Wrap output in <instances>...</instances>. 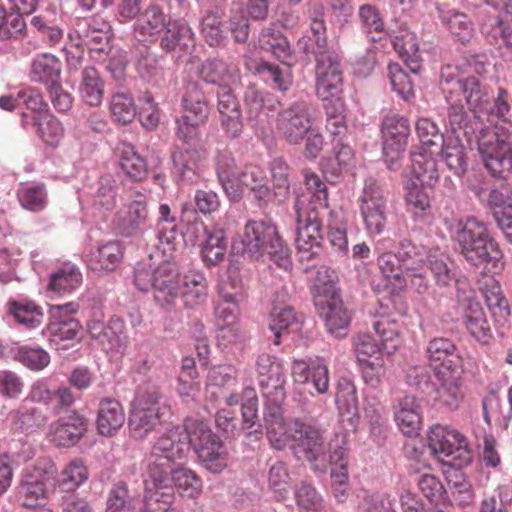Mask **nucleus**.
<instances>
[{
	"label": "nucleus",
	"instance_id": "obj_50",
	"mask_svg": "<svg viewBox=\"0 0 512 512\" xmlns=\"http://www.w3.org/2000/svg\"><path fill=\"white\" fill-rule=\"evenodd\" d=\"M358 19L363 33L372 42L381 40L382 37H375L373 34L386 33L384 17L379 8L370 3L363 4L358 9Z\"/></svg>",
	"mask_w": 512,
	"mask_h": 512
},
{
	"label": "nucleus",
	"instance_id": "obj_3",
	"mask_svg": "<svg viewBox=\"0 0 512 512\" xmlns=\"http://www.w3.org/2000/svg\"><path fill=\"white\" fill-rule=\"evenodd\" d=\"M459 253L484 275H494L504 268V255L486 223L468 217L455 235Z\"/></svg>",
	"mask_w": 512,
	"mask_h": 512
},
{
	"label": "nucleus",
	"instance_id": "obj_33",
	"mask_svg": "<svg viewBox=\"0 0 512 512\" xmlns=\"http://www.w3.org/2000/svg\"><path fill=\"white\" fill-rule=\"evenodd\" d=\"M61 61L52 54L36 55L30 65L29 79L36 84L49 88L61 81Z\"/></svg>",
	"mask_w": 512,
	"mask_h": 512
},
{
	"label": "nucleus",
	"instance_id": "obj_10",
	"mask_svg": "<svg viewBox=\"0 0 512 512\" xmlns=\"http://www.w3.org/2000/svg\"><path fill=\"white\" fill-rule=\"evenodd\" d=\"M360 212L369 234L383 233L387 224V195L379 181L372 177L365 179Z\"/></svg>",
	"mask_w": 512,
	"mask_h": 512
},
{
	"label": "nucleus",
	"instance_id": "obj_64",
	"mask_svg": "<svg viewBox=\"0 0 512 512\" xmlns=\"http://www.w3.org/2000/svg\"><path fill=\"white\" fill-rule=\"evenodd\" d=\"M21 206L27 210L38 212L47 205V190L44 183L22 186L17 192Z\"/></svg>",
	"mask_w": 512,
	"mask_h": 512
},
{
	"label": "nucleus",
	"instance_id": "obj_2",
	"mask_svg": "<svg viewBox=\"0 0 512 512\" xmlns=\"http://www.w3.org/2000/svg\"><path fill=\"white\" fill-rule=\"evenodd\" d=\"M305 184L312 191L310 198H297L294 208L296 212V246L299 252L309 253L310 260L316 254L311 252L319 248L324 235V218L328 214L327 187L320 177L312 172H304Z\"/></svg>",
	"mask_w": 512,
	"mask_h": 512
},
{
	"label": "nucleus",
	"instance_id": "obj_38",
	"mask_svg": "<svg viewBox=\"0 0 512 512\" xmlns=\"http://www.w3.org/2000/svg\"><path fill=\"white\" fill-rule=\"evenodd\" d=\"M174 500L171 484L152 485L145 482V496L138 512H168Z\"/></svg>",
	"mask_w": 512,
	"mask_h": 512
},
{
	"label": "nucleus",
	"instance_id": "obj_22",
	"mask_svg": "<svg viewBox=\"0 0 512 512\" xmlns=\"http://www.w3.org/2000/svg\"><path fill=\"white\" fill-rule=\"evenodd\" d=\"M329 333L336 337L346 335L351 316L341 299L340 293L314 302Z\"/></svg>",
	"mask_w": 512,
	"mask_h": 512
},
{
	"label": "nucleus",
	"instance_id": "obj_58",
	"mask_svg": "<svg viewBox=\"0 0 512 512\" xmlns=\"http://www.w3.org/2000/svg\"><path fill=\"white\" fill-rule=\"evenodd\" d=\"M314 302L336 295L339 292L337 287V275L330 267L322 265L317 268L313 285L311 288Z\"/></svg>",
	"mask_w": 512,
	"mask_h": 512
},
{
	"label": "nucleus",
	"instance_id": "obj_17",
	"mask_svg": "<svg viewBox=\"0 0 512 512\" xmlns=\"http://www.w3.org/2000/svg\"><path fill=\"white\" fill-rule=\"evenodd\" d=\"M237 184L248 191V196L258 208H266L275 200V193L268 185L265 171L258 165L247 164L237 176Z\"/></svg>",
	"mask_w": 512,
	"mask_h": 512
},
{
	"label": "nucleus",
	"instance_id": "obj_26",
	"mask_svg": "<svg viewBox=\"0 0 512 512\" xmlns=\"http://www.w3.org/2000/svg\"><path fill=\"white\" fill-rule=\"evenodd\" d=\"M160 39V47L167 53L187 54L195 47V34L182 20H169Z\"/></svg>",
	"mask_w": 512,
	"mask_h": 512
},
{
	"label": "nucleus",
	"instance_id": "obj_16",
	"mask_svg": "<svg viewBox=\"0 0 512 512\" xmlns=\"http://www.w3.org/2000/svg\"><path fill=\"white\" fill-rule=\"evenodd\" d=\"M428 367L434 375L456 372L462 363V357L454 341L447 337L430 339L424 351Z\"/></svg>",
	"mask_w": 512,
	"mask_h": 512
},
{
	"label": "nucleus",
	"instance_id": "obj_29",
	"mask_svg": "<svg viewBox=\"0 0 512 512\" xmlns=\"http://www.w3.org/2000/svg\"><path fill=\"white\" fill-rule=\"evenodd\" d=\"M456 372H447L443 375H434L437 384L433 385L435 396L433 399H426L433 406L447 407L450 410L457 409L463 399L461 390V378L455 375Z\"/></svg>",
	"mask_w": 512,
	"mask_h": 512
},
{
	"label": "nucleus",
	"instance_id": "obj_9",
	"mask_svg": "<svg viewBox=\"0 0 512 512\" xmlns=\"http://www.w3.org/2000/svg\"><path fill=\"white\" fill-rule=\"evenodd\" d=\"M298 459H306L315 471L326 472L331 465L334 495L339 501L346 497L345 485L348 482V459L344 450H296Z\"/></svg>",
	"mask_w": 512,
	"mask_h": 512
},
{
	"label": "nucleus",
	"instance_id": "obj_56",
	"mask_svg": "<svg viewBox=\"0 0 512 512\" xmlns=\"http://www.w3.org/2000/svg\"><path fill=\"white\" fill-rule=\"evenodd\" d=\"M201 34L210 47H222L227 42L222 16L218 12L209 11L201 21Z\"/></svg>",
	"mask_w": 512,
	"mask_h": 512
},
{
	"label": "nucleus",
	"instance_id": "obj_47",
	"mask_svg": "<svg viewBox=\"0 0 512 512\" xmlns=\"http://www.w3.org/2000/svg\"><path fill=\"white\" fill-rule=\"evenodd\" d=\"M441 147V156L447 167L458 177L467 172L468 162L465 147L460 143L459 135L447 137Z\"/></svg>",
	"mask_w": 512,
	"mask_h": 512
},
{
	"label": "nucleus",
	"instance_id": "obj_20",
	"mask_svg": "<svg viewBox=\"0 0 512 512\" xmlns=\"http://www.w3.org/2000/svg\"><path fill=\"white\" fill-rule=\"evenodd\" d=\"M217 110L221 126L230 139L238 138L243 132V117L240 102L228 85L217 90Z\"/></svg>",
	"mask_w": 512,
	"mask_h": 512
},
{
	"label": "nucleus",
	"instance_id": "obj_28",
	"mask_svg": "<svg viewBox=\"0 0 512 512\" xmlns=\"http://www.w3.org/2000/svg\"><path fill=\"white\" fill-rule=\"evenodd\" d=\"M217 179L228 199L238 202L242 199L240 186L237 184V164L232 152L219 150L214 159Z\"/></svg>",
	"mask_w": 512,
	"mask_h": 512
},
{
	"label": "nucleus",
	"instance_id": "obj_12",
	"mask_svg": "<svg viewBox=\"0 0 512 512\" xmlns=\"http://www.w3.org/2000/svg\"><path fill=\"white\" fill-rule=\"evenodd\" d=\"M307 100L291 103L278 113L276 128L280 136L289 144H300L312 127L311 107Z\"/></svg>",
	"mask_w": 512,
	"mask_h": 512
},
{
	"label": "nucleus",
	"instance_id": "obj_49",
	"mask_svg": "<svg viewBox=\"0 0 512 512\" xmlns=\"http://www.w3.org/2000/svg\"><path fill=\"white\" fill-rule=\"evenodd\" d=\"M141 499L131 494L124 482L116 483L109 493L106 512H135L141 508Z\"/></svg>",
	"mask_w": 512,
	"mask_h": 512
},
{
	"label": "nucleus",
	"instance_id": "obj_35",
	"mask_svg": "<svg viewBox=\"0 0 512 512\" xmlns=\"http://www.w3.org/2000/svg\"><path fill=\"white\" fill-rule=\"evenodd\" d=\"M125 422L121 403L114 398H104L99 402L96 425L103 436H113Z\"/></svg>",
	"mask_w": 512,
	"mask_h": 512
},
{
	"label": "nucleus",
	"instance_id": "obj_5",
	"mask_svg": "<svg viewBox=\"0 0 512 512\" xmlns=\"http://www.w3.org/2000/svg\"><path fill=\"white\" fill-rule=\"evenodd\" d=\"M172 415L169 399L162 388L151 381L142 383L137 388L128 419L131 437L144 439L157 424L169 421Z\"/></svg>",
	"mask_w": 512,
	"mask_h": 512
},
{
	"label": "nucleus",
	"instance_id": "obj_40",
	"mask_svg": "<svg viewBox=\"0 0 512 512\" xmlns=\"http://www.w3.org/2000/svg\"><path fill=\"white\" fill-rule=\"evenodd\" d=\"M428 448H469L467 437L451 425L435 424L427 433Z\"/></svg>",
	"mask_w": 512,
	"mask_h": 512
},
{
	"label": "nucleus",
	"instance_id": "obj_54",
	"mask_svg": "<svg viewBox=\"0 0 512 512\" xmlns=\"http://www.w3.org/2000/svg\"><path fill=\"white\" fill-rule=\"evenodd\" d=\"M166 16L163 10L157 5L147 7L141 19L134 25V31L143 37L156 36L167 26Z\"/></svg>",
	"mask_w": 512,
	"mask_h": 512
},
{
	"label": "nucleus",
	"instance_id": "obj_55",
	"mask_svg": "<svg viewBox=\"0 0 512 512\" xmlns=\"http://www.w3.org/2000/svg\"><path fill=\"white\" fill-rule=\"evenodd\" d=\"M152 458L148 465L149 479L145 482L152 485L171 484L173 474L178 469L175 468L173 457L169 454H160Z\"/></svg>",
	"mask_w": 512,
	"mask_h": 512
},
{
	"label": "nucleus",
	"instance_id": "obj_41",
	"mask_svg": "<svg viewBox=\"0 0 512 512\" xmlns=\"http://www.w3.org/2000/svg\"><path fill=\"white\" fill-rule=\"evenodd\" d=\"M78 92L82 101L91 107H97L102 103L104 81L93 66L82 69Z\"/></svg>",
	"mask_w": 512,
	"mask_h": 512
},
{
	"label": "nucleus",
	"instance_id": "obj_44",
	"mask_svg": "<svg viewBox=\"0 0 512 512\" xmlns=\"http://www.w3.org/2000/svg\"><path fill=\"white\" fill-rule=\"evenodd\" d=\"M48 485L38 476H24L18 488L21 505L27 508L44 505L48 497Z\"/></svg>",
	"mask_w": 512,
	"mask_h": 512
},
{
	"label": "nucleus",
	"instance_id": "obj_34",
	"mask_svg": "<svg viewBox=\"0 0 512 512\" xmlns=\"http://www.w3.org/2000/svg\"><path fill=\"white\" fill-rule=\"evenodd\" d=\"M410 159L413 180L428 187H435L439 173L434 153L424 147H414L410 152Z\"/></svg>",
	"mask_w": 512,
	"mask_h": 512
},
{
	"label": "nucleus",
	"instance_id": "obj_4",
	"mask_svg": "<svg viewBox=\"0 0 512 512\" xmlns=\"http://www.w3.org/2000/svg\"><path fill=\"white\" fill-rule=\"evenodd\" d=\"M236 418L230 409H220L215 415V423L221 431L214 433L208 423L187 417L182 425L168 429L162 438V448H222L225 441L235 436Z\"/></svg>",
	"mask_w": 512,
	"mask_h": 512
},
{
	"label": "nucleus",
	"instance_id": "obj_1",
	"mask_svg": "<svg viewBox=\"0 0 512 512\" xmlns=\"http://www.w3.org/2000/svg\"><path fill=\"white\" fill-rule=\"evenodd\" d=\"M488 65L486 55L477 54L469 57L465 55L459 64L443 66L440 71V84L445 100H450L452 96H462L471 112L486 111L492 100L493 90L472 73L482 75L486 73Z\"/></svg>",
	"mask_w": 512,
	"mask_h": 512
},
{
	"label": "nucleus",
	"instance_id": "obj_42",
	"mask_svg": "<svg viewBox=\"0 0 512 512\" xmlns=\"http://www.w3.org/2000/svg\"><path fill=\"white\" fill-rule=\"evenodd\" d=\"M119 166L123 174L132 182H142L148 176V166L131 144L124 143L120 149Z\"/></svg>",
	"mask_w": 512,
	"mask_h": 512
},
{
	"label": "nucleus",
	"instance_id": "obj_31",
	"mask_svg": "<svg viewBox=\"0 0 512 512\" xmlns=\"http://www.w3.org/2000/svg\"><path fill=\"white\" fill-rule=\"evenodd\" d=\"M239 68L220 57L207 58L199 68V77L207 84L222 88L238 80Z\"/></svg>",
	"mask_w": 512,
	"mask_h": 512
},
{
	"label": "nucleus",
	"instance_id": "obj_25",
	"mask_svg": "<svg viewBox=\"0 0 512 512\" xmlns=\"http://www.w3.org/2000/svg\"><path fill=\"white\" fill-rule=\"evenodd\" d=\"M265 398L263 419L266 426L267 437L272 446L279 441L281 434L286 430L287 419H284L283 403L286 391L263 393Z\"/></svg>",
	"mask_w": 512,
	"mask_h": 512
},
{
	"label": "nucleus",
	"instance_id": "obj_45",
	"mask_svg": "<svg viewBox=\"0 0 512 512\" xmlns=\"http://www.w3.org/2000/svg\"><path fill=\"white\" fill-rule=\"evenodd\" d=\"M464 324L472 337L487 344L492 338V331L481 305L470 302L464 312Z\"/></svg>",
	"mask_w": 512,
	"mask_h": 512
},
{
	"label": "nucleus",
	"instance_id": "obj_27",
	"mask_svg": "<svg viewBox=\"0 0 512 512\" xmlns=\"http://www.w3.org/2000/svg\"><path fill=\"white\" fill-rule=\"evenodd\" d=\"M256 371L263 393L286 391V376L281 361L274 355L262 353L256 360Z\"/></svg>",
	"mask_w": 512,
	"mask_h": 512
},
{
	"label": "nucleus",
	"instance_id": "obj_43",
	"mask_svg": "<svg viewBox=\"0 0 512 512\" xmlns=\"http://www.w3.org/2000/svg\"><path fill=\"white\" fill-rule=\"evenodd\" d=\"M186 308H195L207 299V280L198 272H190L183 276L180 294Z\"/></svg>",
	"mask_w": 512,
	"mask_h": 512
},
{
	"label": "nucleus",
	"instance_id": "obj_24",
	"mask_svg": "<svg viewBox=\"0 0 512 512\" xmlns=\"http://www.w3.org/2000/svg\"><path fill=\"white\" fill-rule=\"evenodd\" d=\"M181 283L182 278L175 264L164 261L158 265L156 282L152 289L156 302L161 306L173 304L180 294Z\"/></svg>",
	"mask_w": 512,
	"mask_h": 512
},
{
	"label": "nucleus",
	"instance_id": "obj_11",
	"mask_svg": "<svg viewBox=\"0 0 512 512\" xmlns=\"http://www.w3.org/2000/svg\"><path fill=\"white\" fill-rule=\"evenodd\" d=\"M77 311L78 305L73 302L50 306L46 329L52 344L59 346L63 343L62 347L67 348L74 342L80 341L82 325L73 317Z\"/></svg>",
	"mask_w": 512,
	"mask_h": 512
},
{
	"label": "nucleus",
	"instance_id": "obj_36",
	"mask_svg": "<svg viewBox=\"0 0 512 512\" xmlns=\"http://www.w3.org/2000/svg\"><path fill=\"white\" fill-rule=\"evenodd\" d=\"M404 189V199L408 212L412 213L415 218H425L431 214L434 187H428L411 180Z\"/></svg>",
	"mask_w": 512,
	"mask_h": 512
},
{
	"label": "nucleus",
	"instance_id": "obj_30",
	"mask_svg": "<svg viewBox=\"0 0 512 512\" xmlns=\"http://www.w3.org/2000/svg\"><path fill=\"white\" fill-rule=\"evenodd\" d=\"M124 246L118 240L92 247L86 254L87 266L94 271L111 272L122 262Z\"/></svg>",
	"mask_w": 512,
	"mask_h": 512
},
{
	"label": "nucleus",
	"instance_id": "obj_23",
	"mask_svg": "<svg viewBox=\"0 0 512 512\" xmlns=\"http://www.w3.org/2000/svg\"><path fill=\"white\" fill-rule=\"evenodd\" d=\"M246 119L251 126H257L264 121L266 112L275 111L279 101L273 94L264 91L256 84H249L243 94Z\"/></svg>",
	"mask_w": 512,
	"mask_h": 512
},
{
	"label": "nucleus",
	"instance_id": "obj_61",
	"mask_svg": "<svg viewBox=\"0 0 512 512\" xmlns=\"http://www.w3.org/2000/svg\"><path fill=\"white\" fill-rule=\"evenodd\" d=\"M377 264L382 274L391 281L393 290L402 291L406 288V279L402 277L404 274L403 267L398 258L397 253L384 252L377 258Z\"/></svg>",
	"mask_w": 512,
	"mask_h": 512
},
{
	"label": "nucleus",
	"instance_id": "obj_53",
	"mask_svg": "<svg viewBox=\"0 0 512 512\" xmlns=\"http://www.w3.org/2000/svg\"><path fill=\"white\" fill-rule=\"evenodd\" d=\"M259 43L263 49L270 51L281 61H286L291 56V47L286 36L272 26L262 29Z\"/></svg>",
	"mask_w": 512,
	"mask_h": 512
},
{
	"label": "nucleus",
	"instance_id": "obj_57",
	"mask_svg": "<svg viewBox=\"0 0 512 512\" xmlns=\"http://www.w3.org/2000/svg\"><path fill=\"white\" fill-rule=\"evenodd\" d=\"M11 415L14 428L25 433L35 431L47 422V417L41 409L25 404L12 412Z\"/></svg>",
	"mask_w": 512,
	"mask_h": 512
},
{
	"label": "nucleus",
	"instance_id": "obj_39",
	"mask_svg": "<svg viewBox=\"0 0 512 512\" xmlns=\"http://www.w3.org/2000/svg\"><path fill=\"white\" fill-rule=\"evenodd\" d=\"M117 184L109 175H102L98 181L90 187L87 201L98 210L111 211L116 206Z\"/></svg>",
	"mask_w": 512,
	"mask_h": 512
},
{
	"label": "nucleus",
	"instance_id": "obj_32",
	"mask_svg": "<svg viewBox=\"0 0 512 512\" xmlns=\"http://www.w3.org/2000/svg\"><path fill=\"white\" fill-rule=\"evenodd\" d=\"M183 117L194 124H205L209 115V101L196 81H190L185 86L182 97Z\"/></svg>",
	"mask_w": 512,
	"mask_h": 512
},
{
	"label": "nucleus",
	"instance_id": "obj_52",
	"mask_svg": "<svg viewBox=\"0 0 512 512\" xmlns=\"http://www.w3.org/2000/svg\"><path fill=\"white\" fill-rule=\"evenodd\" d=\"M81 281L82 275L78 268L65 265L51 274L47 288L58 295H64L78 288Z\"/></svg>",
	"mask_w": 512,
	"mask_h": 512
},
{
	"label": "nucleus",
	"instance_id": "obj_51",
	"mask_svg": "<svg viewBox=\"0 0 512 512\" xmlns=\"http://www.w3.org/2000/svg\"><path fill=\"white\" fill-rule=\"evenodd\" d=\"M27 34V24L21 12L7 10L0 4V40H20Z\"/></svg>",
	"mask_w": 512,
	"mask_h": 512
},
{
	"label": "nucleus",
	"instance_id": "obj_48",
	"mask_svg": "<svg viewBox=\"0 0 512 512\" xmlns=\"http://www.w3.org/2000/svg\"><path fill=\"white\" fill-rule=\"evenodd\" d=\"M201 257L207 266H216L224 261L227 243L225 232L219 228L211 229L209 235L201 243Z\"/></svg>",
	"mask_w": 512,
	"mask_h": 512
},
{
	"label": "nucleus",
	"instance_id": "obj_60",
	"mask_svg": "<svg viewBox=\"0 0 512 512\" xmlns=\"http://www.w3.org/2000/svg\"><path fill=\"white\" fill-rule=\"evenodd\" d=\"M334 158L322 164L325 173H331L338 177L343 171L348 170L354 161L352 148L344 143V139L333 141Z\"/></svg>",
	"mask_w": 512,
	"mask_h": 512
},
{
	"label": "nucleus",
	"instance_id": "obj_63",
	"mask_svg": "<svg viewBox=\"0 0 512 512\" xmlns=\"http://www.w3.org/2000/svg\"><path fill=\"white\" fill-rule=\"evenodd\" d=\"M440 18L442 24L456 36L461 43L469 40L472 33V23L468 16L455 10H440Z\"/></svg>",
	"mask_w": 512,
	"mask_h": 512
},
{
	"label": "nucleus",
	"instance_id": "obj_13",
	"mask_svg": "<svg viewBox=\"0 0 512 512\" xmlns=\"http://www.w3.org/2000/svg\"><path fill=\"white\" fill-rule=\"evenodd\" d=\"M325 443V430L315 420L288 418L286 430L273 448H320Z\"/></svg>",
	"mask_w": 512,
	"mask_h": 512
},
{
	"label": "nucleus",
	"instance_id": "obj_6",
	"mask_svg": "<svg viewBox=\"0 0 512 512\" xmlns=\"http://www.w3.org/2000/svg\"><path fill=\"white\" fill-rule=\"evenodd\" d=\"M242 253L252 258L267 254L276 266L287 270L291 266L290 250L272 221L249 220L241 239Z\"/></svg>",
	"mask_w": 512,
	"mask_h": 512
},
{
	"label": "nucleus",
	"instance_id": "obj_14",
	"mask_svg": "<svg viewBox=\"0 0 512 512\" xmlns=\"http://www.w3.org/2000/svg\"><path fill=\"white\" fill-rule=\"evenodd\" d=\"M432 454L436 457L445 456L451 458L443 460L444 465L453 469V472H446L449 489L451 490L454 502L461 506L466 507L473 503L474 491L471 483L459 473V470L467 466L472 460V450H463V455L456 456V452L460 450H431Z\"/></svg>",
	"mask_w": 512,
	"mask_h": 512
},
{
	"label": "nucleus",
	"instance_id": "obj_59",
	"mask_svg": "<svg viewBox=\"0 0 512 512\" xmlns=\"http://www.w3.org/2000/svg\"><path fill=\"white\" fill-rule=\"evenodd\" d=\"M109 108L113 121L119 125L130 124L136 116L134 99L126 92H115L111 96Z\"/></svg>",
	"mask_w": 512,
	"mask_h": 512
},
{
	"label": "nucleus",
	"instance_id": "obj_15",
	"mask_svg": "<svg viewBox=\"0 0 512 512\" xmlns=\"http://www.w3.org/2000/svg\"><path fill=\"white\" fill-rule=\"evenodd\" d=\"M89 433V420L77 410L53 422L49 428V440L62 448L76 446Z\"/></svg>",
	"mask_w": 512,
	"mask_h": 512
},
{
	"label": "nucleus",
	"instance_id": "obj_18",
	"mask_svg": "<svg viewBox=\"0 0 512 512\" xmlns=\"http://www.w3.org/2000/svg\"><path fill=\"white\" fill-rule=\"evenodd\" d=\"M288 296L285 287L276 291L270 312L268 330L273 334L272 342L276 346L282 343L281 337L284 332L298 329L302 323V315L298 314L292 306L285 305Z\"/></svg>",
	"mask_w": 512,
	"mask_h": 512
},
{
	"label": "nucleus",
	"instance_id": "obj_19",
	"mask_svg": "<svg viewBox=\"0 0 512 512\" xmlns=\"http://www.w3.org/2000/svg\"><path fill=\"white\" fill-rule=\"evenodd\" d=\"M170 158L173 177L179 182L193 184L200 178L199 164L207 158V150L204 147H173Z\"/></svg>",
	"mask_w": 512,
	"mask_h": 512
},
{
	"label": "nucleus",
	"instance_id": "obj_8",
	"mask_svg": "<svg viewBox=\"0 0 512 512\" xmlns=\"http://www.w3.org/2000/svg\"><path fill=\"white\" fill-rule=\"evenodd\" d=\"M380 132L387 167L389 170L397 171L411 133L409 120L398 113H389L382 119Z\"/></svg>",
	"mask_w": 512,
	"mask_h": 512
},
{
	"label": "nucleus",
	"instance_id": "obj_21",
	"mask_svg": "<svg viewBox=\"0 0 512 512\" xmlns=\"http://www.w3.org/2000/svg\"><path fill=\"white\" fill-rule=\"evenodd\" d=\"M149 212L145 197L138 194V199L131 201L123 209L119 210L113 219L114 228L125 237H131L146 225Z\"/></svg>",
	"mask_w": 512,
	"mask_h": 512
},
{
	"label": "nucleus",
	"instance_id": "obj_37",
	"mask_svg": "<svg viewBox=\"0 0 512 512\" xmlns=\"http://www.w3.org/2000/svg\"><path fill=\"white\" fill-rule=\"evenodd\" d=\"M336 406L343 420L351 425L359 419V401L356 386L349 378L342 377L337 383Z\"/></svg>",
	"mask_w": 512,
	"mask_h": 512
},
{
	"label": "nucleus",
	"instance_id": "obj_46",
	"mask_svg": "<svg viewBox=\"0 0 512 512\" xmlns=\"http://www.w3.org/2000/svg\"><path fill=\"white\" fill-rule=\"evenodd\" d=\"M7 313L27 329H34L43 322L44 314L40 306L33 301L9 300Z\"/></svg>",
	"mask_w": 512,
	"mask_h": 512
},
{
	"label": "nucleus",
	"instance_id": "obj_62",
	"mask_svg": "<svg viewBox=\"0 0 512 512\" xmlns=\"http://www.w3.org/2000/svg\"><path fill=\"white\" fill-rule=\"evenodd\" d=\"M418 486L423 496L432 504L443 505L445 508L453 507V501L449 498L446 489L434 475H422L418 481Z\"/></svg>",
	"mask_w": 512,
	"mask_h": 512
},
{
	"label": "nucleus",
	"instance_id": "obj_7",
	"mask_svg": "<svg viewBox=\"0 0 512 512\" xmlns=\"http://www.w3.org/2000/svg\"><path fill=\"white\" fill-rule=\"evenodd\" d=\"M478 150L485 168L494 178L507 179L512 175V123L482 130Z\"/></svg>",
	"mask_w": 512,
	"mask_h": 512
}]
</instances>
